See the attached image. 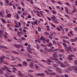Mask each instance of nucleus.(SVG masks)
<instances>
[{
    "instance_id": "obj_1",
    "label": "nucleus",
    "mask_w": 77,
    "mask_h": 77,
    "mask_svg": "<svg viewBox=\"0 0 77 77\" xmlns=\"http://www.w3.org/2000/svg\"><path fill=\"white\" fill-rule=\"evenodd\" d=\"M45 72H46L47 74V75H52V74L50 73V72H52V70H51L47 69L45 71Z\"/></svg>"
},
{
    "instance_id": "obj_2",
    "label": "nucleus",
    "mask_w": 77,
    "mask_h": 77,
    "mask_svg": "<svg viewBox=\"0 0 77 77\" xmlns=\"http://www.w3.org/2000/svg\"><path fill=\"white\" fill-rule=\"evenodd\" d=\"M65 49L67 53H69V50L72 53V49L70 47H66L65 48Z\"/></svg>"
},
{
    "instance_id": "obj_3",
    "label": "nucleus",
    "mask_w": 77,
    "mask_h": 77,
    "mask_svg": "<svg viewBox=\"0 0 77 77\" xmlns=\"http://www.w3.org/2000/svg\"><path fill=\"white\" fill-rule=\"evenodd\" d=\"M5 58V57L4 56H2L0 57V60L1 62H4L5 63V62L3 61V59Z\"/></svg>"
},
{
    "instance_id": "obj_4",
    "label": "nucleus",
    "mask_w": 77,
    "mask_h": 77,
    "mask_svg": "<svg viewBox=\"0 0 77 77\" xmlns=\"http://www.w3.org/2000/svg\"><path fill=\"white\" fill-rule=\"evenodd\" d=\"M61 66L62 68H65V67H66V66L63 63L61 64Z\"/></svg>"
},
{
    "instance_id": "obj_5",
    "label": "nucleus",
    "mask_w": 77,
    "mask_h": 77,
    "mask_svg": "<svg viewBox=\"0 0 77 77\" xmlns=\"http://www.w3.org/2000/svg\"><path fill=\"white\" fill-rule=\"evenodd\" d=\"M5 68H6V69H9V68L5 66L4 67H3L2 68V70H6V69Z\"/></svg>"
},
{
    "instance_id": "obj_6",
    "label": "nucleus",
    "mask_w": 77,
    "mask_h": 77,
    "mask_svg": "<svg viewBox=\"0 0 77 77\" xmlns=\"http://www.w3.org/2000/svg\"><path fill=\"white\" fill-rule=\"evenodd\" d=\"M47 63H48V65H50L51 64H50V62H51V61L49 59H48L47 60V61H46Z\"/></svg>"
},
{
    "instance_id": "obj_7",
    "label": "nucleus",
    "mask_w": 77,
    "mask_h": 77,
    "mask_svg": "<svg viewBox=\"0 0 77 77\" xmlns=\"http://www.w3.org/2000/svg\"><path fill=\"white\" fill-rule=\"evenodd\" d=\"M73 69V67L72 66H71L69 67V68H68V70L69 71H72Z\"/></svg>"
},
{
    "instance_id": "obj_8",
    "label": "nucleus",
    "mask_w": 77,
    "mask_h": 77,
    "mask_svg": "<svg viewBox=\"0 0 77 77\" xmlns=\"http://www.w3.org/2000/svg\"><path fill=\"white\" fill-rule=\"evenodd\" d=\"M53 66L54 67H55V68H57V69H59V68L57 67V65L56 64H54L53 65Z\"/></svg>"
},
{
    "instance_id": "obj_9",
    "label": "nucleus",
    "mask_w": 77,
    "mask_h": 77,
    "mask_svg": "<svg viewBox=\"0 0 77 77\" xmlns=\"http://www.w3.org/2000/svg\"><path fill=\"white\" fill-rule=\"evenodd\" d=\"M23 66H27L28 64L27 63H26V61H24L23 62Z\"/></svg>"
},
{
    "instance_id": "obj_10",
    "label": "nucleus",
    "mask_w": 77,
    "mask_h": 77,
    "mask_svg": "<svg viewBox=\"0 0 77 77\" xmlns=\"http://www.w3.org/2000/svg\"><path fill=\"white\" fill-rule=\"evenodd\" d=\"M3 32V30H0V33L1 34V35H0V38H2V35H3V33H2V32Z\"/></svg>"
},
{
    "instance_id": "obj_11",
    "label": "nucleus",
    "mask_w": 77,
    "mask_h": 77,
    "mask_svg": "<svg viewBox=\"0 0 77 77\" xmlns=\"http://www.w3.org/2000/svg\"><path fill=\"white\" fill-rule=\"evenodd\" d=\"M64 63H65V64H66V65H67V66H70V65L69 64H68V63H67V61H65L64 62Z\"/></svg>"
},
{
    "instance_id": "obj_12",
    "label": "nucleus",
    "mask_w": 77,
    "mask_h": 77,
    "mask_svg": "<svg viewBox=\"0 0 77 77\" xmlns=\"http://www.w3.org/2000/svg\"><path fill=\"white\" fill-rule=\"evenodd\" d=\"M1 20L2 22H3V23H7V22H6V20H5L3 19H1Z\"/></svg>"
},
{
    "instance_id": "obj_13",
    "label": "nucleus",
    "mask_w": 77,
    "mask_h": 77,
    "mask_svg": "<svg viewBox=\"0 0 77 77\" xmlns=\"http://www.w3.org/2000/svg\"><path fill=\"white\" fill-rule=\"evenodd\" d=\"M19 73L18 75H20V76H21L22 75H23V74L21 73V72L20 71H18Z\"/></svg>"
},
{
    "instance_id": "obj_14",
    "label": "nucleus",
    "mask_w": 77,
    "mask_h": 77,
    "mask_svg": "<svg viewBox=\"0 0 77 77\" xmlns=\"http://www.w3.org/2000/svg\"><path fill=\"white\" fill-rule=\"evenodd\" d=\"M68 59H69V60H72L73 59H72V57H70L69 56V57H68Z\"/></svg>"
},
{
    "instance_id": "obj_15",
    "label": "nucleus",
    "mask_w": 77,
    "mask_h": 77,
    "mask_svg": "<svg viewBox=\"0 0 77 77\" xmlns=\"http://www.w3.org/2000/svg\"><path fill=\"white\" fill-rule=\"evenodd\" d=\"M53 56L54 57L56 58L58 57V55H57V54H54Z\"/></svg>"
},
{
    "instance_id": "obj_16",
    "label": "nucleus",
    "mask_w": 77,
    "mask_h": 77,
    "mask_svg": "<svg viewBox=\"0 0 77 77\" xmlns=\"http://www.w3.org/2000/svg\"><path fill=\"white\" fill-rule=\"evenodd\" d=\"M0 47H1V48H7L8 49V48L5 46H2V45H0Z\"/></svg>"
},
{
    "instance_id": "obj_17",
    "label": "nucleus",
    "mask_w": 77,
    "mask_h": 77,
    "mask_svg": "<svg viewBox=\"0 0 77 77\" xmlns=\"http://www.w3.org/2000/svg\"><path fill=\"white\" fill-rule=\"evenodd\" d=\"M21 47V45H20L17 46V48H19Z\"/></svg>"
},
{
    "instance_id": "obj_18",
    "label": "nucleus",
    "mask_w": 77,
    "mask_h": 77,
    "mask_svg": "<svg viewBox=\"0 0 77 77\" xmlns=\"http://www.w3.org/2000/svg\"><path fill=\"white\" fill-rule=\"evenodd\" d=\"M2 12H0V16L1 17H3V15L2 14Z\"/></svg>"
},
{
    "instance_id": "obj_19",
    "label": "nucleus",
    "mask_w": 77,
    "mask_h": 77,
    "mask_svg": "<svg viewBox=\"0 0 77 77\" xmlns=\"http://www.w3.org/2000/svg\"><path fill=\"white\" fill-rule=\"evenodd\" d=\"M17 34L20 37H21V35H20V34H21V33L20 32L18 31V32L17 33Z\"/></svg>"
},
{
    "instance_id": "obj_20",
    "label": "nucleus",
    "mask_w": 77,
    "mask_h": 77,
    "mask_svg": "<svg viewBox=\"0 0 77 77\" xmlns=\"http://www.w3.org/2000/svg\"><path fill=\"white\" fill-rule=\"evenodd\" d=\"M30 66L31 68H32V69H33L34 68V66H33L32 65V64H30Z\"/></svg>"
},
{
    "instance_id": "obj_21",
    "label": "nucleus",
    "mask_w": 77,
    "mask_h": 77,
    "mask_svg": "<svg viewBox=\"0 0 77 77\" xmlns=\"http://www.w3.org/2000/svg\"><path fill=\"white\" fill-rule=\"evenodd\" d=\"M27 51L29 53H30V54H32V52H31V51H30V50L27 49Z\"/></svg>"
},
{
    "instance_id": "obj_22",
    "label": "nucleus",
    "mask_w": 77,
    "mask_h": 77,
    "mask_svg": "<svg viewBox=\"0 0 77 77\" xmlns=\"http://www.w3.org/2000/svg\"><path fill=\"white\" fill-rule=\"evenodd\" d=\"M62 44L64 45V47H66L67 46L66 44L65 43H63Z\"/></svg>"
},
{
    "instance_id": "obj_23",
    "label": "nucleus",
    "mask_w": 77,
    "mask_h": 77,
    "mask_svg": "<svg viewBox=\"0 0 77 77\" xmlns=\"http://www.w3.org/2000/svg\"><path fill=\"white\" fill-rule=\"evenodd\" d=\"M38 32H41V30L40 27L39 26H38Z\"/></svg>"
},
{
    "instance_id": "obj_24",
    "label": "nucleus",
    "mask_w": 77,
    "mask_h": 77,
    "mask_svg": "<svg viewBox=\"0 0 77 77\" xmlns=\"http://www.w3.org/2000/svg\"><path fill=\"white\" fill-rule=\"evenodd\" d=\"M57 63L59 65H60V64H61V62H60V61H58L57 62Z\"/></svg>"
},
{
    "instance_id": "obj_25",
    "label": "nucleus",
    "mask_w": 77,
    "mask_h": 77,
    "mask_svg": "<svg viewBox=\"0 0 77 77\" xmlns=\"http://www.w3.org/2000/svg\"><path fill=\"white\" fill-rule=\"evenodd\" d=\"M7 17L8 18H10L11 17V14H8L7 15Z\"/></svg>"
},
{
    "instance_id": "obj_26",
    "label": "nucleus",
    "mask_w": 77,
    "mask_h": 77,
    "mask_svg": "<svg viewBox=\"0 0 77 77\" xmlns=\"http://www.w3.org/2000/svg\"><path fill=\"white\" fill-rule=\"evenodd\" d=\"M0 74H3V70L0 69Z\"/></svg>"
},
{
    "instance_id": "obj_27",
    "label": "nucleus",
    "mask_w": 77,
    "mask_h": 77,
    "mask_svg": "<svg viewBox=\"0 0 77 77\" xmlns=\"http://www.w3.org/2000/svg\"><path fill=\"white\" fill-rule=\"evenodd\" d=\"M74 69L76 71H77V67L76 66H75L74 67Z\"/></svg>"
},
{
    "instance_id": "obj_28",
    "label": "nucleus",
    "mask_w": 77,
    "mask_h": 77,
    "mask_svg": "<svg viewBox=\"0 0 77 77\" xmlns=\"http://www.w3.org/2000/svg\"><path fill=\"white\" fill-rule=\"evenodd\" d=\"M26 60L27 61V62H29V61L30 62H31L32 61V60L30 59H26Z\"/></svg>"
},
{
    "instance_id": "obj_29",
    "label": "nucleus",
    "mask_w": 77,
    "mask_h": 77,
    "mask_svg": "<svg viewBox=\"0 0 77 77\" xmlns=\"http://www.w3.org/2000/svg\"><path fill=\"white\" fill-rule=\"evenodd\" d=\"M45 35H50V34H49V33H48V32H45Z\"/></svg>"
},
{
    "instance_id": "obj_30",
    "label": "nucleus",
    "mask_w": 77,
    "mask_h": 77,
    "mask_svg": "<svg viewBox=\"0 0 77 77\" xmlns=\"http://www.w3.org/2000/svg\"><path fill=\"white\" fill-rule=\"evenodd\" d=\"M4 38H5V39H7L8 38V37L7 35H5L4 36Z\"/></svg>"
},
{
    "instance_id": "obj_31",
    "label": "nucleus",
    "mask_w": 77,
    "mask_h": 77,
    "mask_svg": "<svg viewBox=\"0 0 77 77\" xmlns=\"http://www.w3.org/2000/svg\"><path fill=\"white\" fill-rule=\"evenodd\" d=\"M53 60H55L56 61H58V59L57 58H54Z\"/></svg>"
},
{
    "instance_id": "obj_32",
    "label": "nucleus",
    "mask_w": 77,
    "mask_h": 77,
    "mask_svg": "<svg viewBox=\"0 0 77 77\" xmlns=\"http://www.w3.org/2000/svg\"><path fill=\"white\" fill-rule=\"evenodd\" d=\"M35 24L36 25H38V22H37V20H36L35 22Z\"/></svg>"
},
{
    "instance_id": "obj_33",
    "label": "nucleus",
    "mask_w": 77,
    "mask_h": 77,
    "mask_svg": "<svg viewBox=\"0 0 77 77\" xmlns=\"http://www.w3.org/2000/svg\"><path fill=\"white\" fill-rule=\"evenodd\" d=\"M44 38V37L43 36H42L40 38V41H42V40H43V38Z\"/></svg>"
},
{
    "instance_id": "obj_34",
    "label": "nucleus",
    "mask_w": 77,
    "mask_h": 77,
    "mask_svg": "<svg viewBox=\"0 0 77 77\" xmlns=\"http://www.w3.org/2000/svg\"><path fill=\"white\" fill-rule=\"evenodd\" d=\"M27 55L30 58H32V56H31V55H30L29 54H27Z\"/></svg>"
},
{
    "instance_id": "obj_35",
    "label": "nucleus",
    "mask_w": 77,
    "mask_h": 77,
    "mask_svg": "<svg viewBox=\"0 0 77 77\" xmlns=\"http://www.w3.org/2000/svg\"><path fill=\"white\" fill-rule=\"evenodd\" d=\"M71 42H75V39H72L71 40Z\"/></svg>"
},
{
    "instance_id": "obj_36",
    "label": "nucleus",
    "mask_w": 77,
    "mask_h": 77,
    "mask_svg": "<svg viewBox=\"0 0 77 77\" xmlns=\"http://www.w3.org/2000/svg\"><path fill=\"white\" fill-rule=\"evenodd\" d=\"M30 47H31V46H30V45H28V47H27V48L28 49H29L30 48Z\"/></svg>"
},
{
    "instance_id": "obj_37",
    "label": "nucleus",
    "mask_w": 77,
    "mask_h": 77,
    "mask_svg": "<svg viewBox=\"0 0 77 77\" xmlns=\"http://www.w3.org/2000/svg\"><path fill=\"white\" fill-rule=\"evenodd\" d=\"M36 75H38V76H41V74L40 73H37L36 74Z\"/></svg>"
},
{
    "instance_id": "obj_38",
    "label": "nucleus",
    "mask_w": 77,
    "mask_h": 77,
    "mask_svg": "<svg viewBox=\"0 0 77 77\" xmlns=\"http://www.w3.org/2000/svg\"><path fill=\"white\" fill-rule=\"evenodd\" d=\"M77 12V10H76V9H74V10L73 11H72V13L73 14V13H74V12Z\"/></svg>"
},
{
    "instance_id": "obj_39",
    "label": "nucleus",
    "mask_w": 77,
    "mask_h": 77,
    "mask_svg": "<svg viewBox=\"0 0 77 77\" xmlns=\"http://www.w3.org/2000/svg\"><path fill=\"white\" fill-rule=\"evenodd\" d=\"M5 2L7 3H9V0H6Z\"/></svg>"
},
{
    "instance_id": "obj_40",
    "label": "nucleus",
    "mask_w": 77,
    "mask_h": 77,
    "mask_svg": "<svg viewBox=\"0 0 77 77\" xmlns=\"http://www.w3.org/2000/svg\"><path fill=\"white\" fill-rule=\"evenodd\" d=\"M13 53H16V54H19V53L17 52H16L15 51H13Z\"/></svg>"
},
{
    "instance_id": "obj_41",
    "label": "nucleus",
    "mask_w": 77,
    "mask_h": 77,
    "mask_svg": "<svg viewBox=\"0 0 77 77\" xmlns=\"http://www.w3.org/2000/svg\"><path fill=\"white\" fill-rule=\"evenodd\" d=\"M51 24L52 27H55V26L54 25V24H53V23H51Z\"/></svg>"
},
{
    "instance_id": "obj_42",
    "label": "nucleus",
    "mask_w": 77,
    "mask_h": 77,
    "mask_svg": "<svg viewBox=\"0 0 77 77\" xmlns=\"http://www.w3.org/2000/svg\"><path fill=\"white\" fill-rule=\"evenodd\" d=\"M47 18H48V20H49V21H51V18H49L48 17H47Z\"/></svg>"
},
{
    "instance_id": "obj_43",
    "label": "nucleus",
    "mask_w": 77,
    "mask_h": 77,
    "mask_svg": "<svg viewBox=\"0 0 77 77\" xmlns=\"http://www.w3.org/2000/svg\"><path fill=\"white\" fill-rule=\"evenodd\" d=\"M50 59H51V60H53L54 59V58L52 57H50Z\"/></svg>"
},
{
    "instance_id": "obj_44",
    "label": "nucleus",
    "mask_w": 77,
    "mask_h": 77,
    "mask_svg": "<svg viewBox=\"0 0 77 77\" xmlns=\"http://www.w3.org/2000/svg\"><path fill=\"white\" fill-rule=\"evenodd\" d=\"M57 3L60 5H62V3L60 2H58Z\"/></svg>"
},
{
    "instance_id": "obj_45",
    "label": "nucleus",
    "mask_w": 77,
    "mask_h": 77,
    "mask_svg": "<svg viewBox=\"0 0 77 77\" xmlns=\"http://www.w3.org/2000/svg\"><path fill=\"white\" fill-rule=\"evenodd\" d=\"M29 72H33V70H29L28 71Z\"/></svg>"
},
{
    "instance_id": "obj_46",
    "label": "nucleus",
    "mask_w": 77,
    "mask_h": 77,
    "mask_svg": "<svg viewBox=\"0 0 77 77\" xmlns=\"http://www.w3.org/2000/svg\"><path fill=\"white\" fill-rule=\"evenodd\" d=\"M21 3L22 6H24V3L23 2H21Z\"/></svg>"
},
{
    "instance_id": "obj_47",
    "label": "nucleus",
    "mask_w": 77,
    "mask_h": 77,
    "mask_svg": "<svg viewBox=\"0 0 77 77\" xmlns=\"http://www.w3.org/2000/svg\"><path fill=\"white\" fill-rule=\"evenodd\" d=\"M17 66H22V64H17Z\"/></svg>"
},
{
    "instance_id": "obj_48",
    "label": "nucleus",
    "mask_w": 77,
    "mask_h": 77,
    "mask_svg": "<svg viewBox=\"0 0 77 77\" xmlns=\"http://www.w3.org/2000/svg\"><path fill=\"white\" fill-rule=\"evenodd\" d=\"M69 57H74V55H69Z\"/></svg>"
},
{
    "instance_id": "obj_49",
    "label": "nucleus",
    "mask_w": 77,
    "mask_h": 77,
    "mask_svg": "<svg viewBox=\"0 0 77 77\" xmlns=\"http://www.w3.org/2000/svg\"><path fill=\"white\" fill-rule=\"evenodd\" d=\"M13 5V8L14 9H16V8L15 7V5L14 4Z\"/></svg>"
},
{
    "instance_id": "obj_50",
    "label": "nucleus",
    "mask_w": 77,
    "mask_h": 77,
    "mask_svg": "<svg viewBox=\"0 0 77 77\" xmlns=\"http://www.w3.org/2000/svg\"><path fill=\"white\" fill-rule=\"evenodd\" d=\"M49 46L51 47V46H52V44L51 43H50L49 44Z\"/></svg>"
},
{
    "instance_id": "obj_51",
    "label": "nucleus",
    "mask_w": 77,
    "mask_h": 77,
    "mask_svg": "<svg viewBox=\"0 0 77 77\" xmlns=\"http://www.w3.org/2000/svg\"><path fill=\"white\" fill-rule=\"evenodd\" d=\"M41 76H45V74L44 73H42L41 74Z\"/></svg>"
},
{
    "instance_id": "obj_52",
    "label": "nucleus",
    "mask_w": 77,
    "mask_h": 77,
    "mask_svg": "<svg viewBox=\"0 0 77 77\" xmlns=\"http://www.w3.org/2000/svg\"><path fill=\"white\" fill-rule=\"evenodd\" d=\"M22 40H23V41H25L26 40V38L24 37H22Z\"/></svg>"
},
{
    "instance_id": "obj_53",
    "label": "nucleus",
    "mask_w": 77,
    "mask_h": 77,
    "mask_svg": "<svg viewBox=\"0 0 77 77\" xmlns=\"http://www.w3.org/2000/svg\"><path fill=\"white\" fill-rule=\"evenodd\" d=\"M69 33L70 34V35H72V36H73V33H72V32H69Z\"/></svg>"
},
{
    "instance_id": "obj_54",
    "label": "nucleus",
    "mask_w": 77,
    "mask_h": 77,
    "mask_svg": "<svg viewBox=\"0 0 77 77\" xmlns=\"http://www.w3.org/2000/svg\"><path fill=\"white\" fill-rule=\"evenodd\" d=\"M53 13H54V14H56V11H53Z\"/></svg>"
},
{
    "instance_id": "obj_55",
    "label": "nucleus",
    "mask_w": 77,
    "mask_h": 77,
    "mask_svg": "<svg viewBox=\"0 0 77 77\" xmlns=\"http://www.w3.org/2000/svg\"><path fill=\"white\" fill-rule=\"evenodd\" d=\"M37 49H39V45H37Z\"/></svg>"
},
{
    "instance_id": "obj_56",
    "label": "nucleus",
    "mask_w": 77,
    "mask_h": 77,
    "mask_svg": "<svg viewBox=\"0 0 77 77\" xmlns=\"http://www.w3.org/2000/svg\"><path fill=\"white\" fill-rule=\"evenodd\" d=\"M54 22L55 23H56V24H58V21H57V20H55Z\"/></svg>"
},
{
    "instance_id": "obj_57",
    "label": "nucleus",
    "mask_w": 77,
    "mask_h": 77,
    "mask_svg": "<svg viewBox=\"0 0 77 77\" xmlns=\"http://www.w3.org/2000/svg\"><path fill=\"white\" fill-rule=\"evenodd\" d=\"M19 30H20V31H21V32H22V30H23V29L21 28H20Z\"/></svg>"
},
{
    "instance_id": "obj_58",
    "label": "nucleus",
    "mask_w": 77,
    "mask_h": 77,
    "mask_svg": "<svg viewBox=\"0 0 77 77\" xmlns=\"http://www.w3.org/2000/svg\"><path fill=\"white\" fill-rule=\"evenodd\" d=\"M30 2L32 4H33V1L32 0H31L30 1Z\"/></svg>"
},
{
    "instance_id": "obj_59",
    "label": "nucleus",
    "mask_w": 77,
    "mask_h": 77,
    "mask_svg": "<svg viewBox=\"0 0 77 77\" xmlns=\"http://www.w3.org/2000/svg\"><path fill=\"white\" fill-rule=\"evenodd\" d=\"M8 41H9V42H12V40L9 39H8Z\"/></svg>"
},
{
    "instance_id": "obj_60",
    "label": "nucleus",
    "mask_w": 77,
    "mask_h": 77,
    "mask_svg": "<svg viewBox=\"0 0 77 77\" xmlns=\"http://www.w3.org/2000/svg\"><path fill=\"white\" fill-rule=\"evenodd\" d=\"M63 38H65L66 39H69V38L67 36L64 37Z\"/></svg>"
},
{
    "instance_id": "obj_61",
    "label": "nucleus",
    "mask_w": 77,
    "mask_h": 77,
    "mask_svg": "<svg viewBox=\"0 0 77 77\" xmlns=\"http://www.w3.org/2000/svg\"><path fill=\"white\" fill-rule=\"evenodd\" d=\"M64 76L65 77H69V76H68V75L66 74L64 75Z\"/></svg>"
},
{
    "instance_id": "obj_62",
    "label": "nucleus",
    "mask_w": 77,
    "mask_h": 77,
    "mask_svg": "<svg viewBox=\"0 0 77 77\" xmlns=\"http://www.w3.org/2000/svg\"><path fill=\"white\" fill-rule=\"evenodd\" d=\"M44 53H45V54H48V52H47V51H44Z\"/></svg>"
},
{
    "instance_id": "obj_63",
    "label": "nucleus",
    "mask_w": 77,
    "mask_h": 77,
    "mask_svg": "<svg viewBox=\"0 0 77 77\" xmlns=\"http://www.w3.org/2000/svg\"><path fill=\"white\" fill-rule=\"evenodd\" d=\"M29 76L30 77H34V76H33L31 75H29Z\"/></svg>"
},
{
    "instance_id": "obj_64",
    "label": "nucleus",
    "mask_w": 77,
    "mask_h": 77,
    "mask_svg": "<svg viewBox=\"0 0 77 77\" xmlns=\"http://www.w3.org/2000/svg\"><path fill=\"white\" fill-rule=\"evenodd\" d=\"M74 62H75V63L76 64H77V60H75Z\"/></svg>"
}]
</instances>
